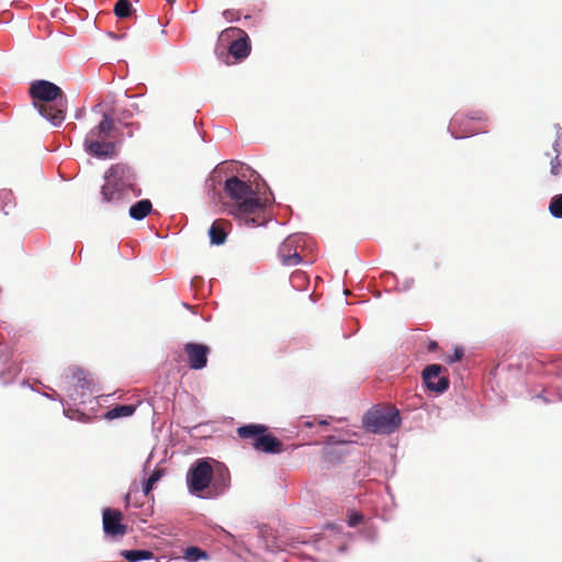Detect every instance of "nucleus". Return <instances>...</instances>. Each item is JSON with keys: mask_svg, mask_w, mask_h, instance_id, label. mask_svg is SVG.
<instances>
[{"mask_svg": "<svg viewBox=\"0 0 562 562\" xmlns=\"http://www.w3.org/2000/svg\"><path fill=\"white\" fill-rule=\"evenodd\" d=\"M220 41H232L228 54L236 60L246 58L250 53V43L247 34L238 27H228L220 35Z\"/></svg>", "mask_w": 562, "mask_h": 562, "instance_id": "obj_9", "label": "nucleus"}, {"mask_svg": "<svg viewBox=\"0 0 562 562\" xmlns=\"http://www.w3.org/2000/svg\"><path fill=\"white\" fill-rule=\"evenodd\" d=\"M453 351L459 352V351H463V350H462V348H460V347H456V348L453 349Z\"/></svg>", "mask_w": 562, "mask_h": 562, "instance_id": "obj_33", "label": "nucleus"}, {"mask_svg": "<svg viewBox=\"0 0 562 562\" xmlns=\"http://www.w3.org/2000/svg\"><path fill=\"white\" fill-rule=\"evenodd\" d=\"M29 93L42 116L55 126L64 122L68 100L58 86L47 80H35L31 83Z\"/></svg>", "mask_w": 562, "mask_h": 562, "instance_id": "obj_3", "label": "nucleus"}, {"mask_svg": "<svg viewBox=\"0 0 562 562\" xmlns=\"http://www.w3.org/2000/svg\"><path fill=\"white\" fill-rule=\"evenodd\" d=\"M136 411L134 405H116L105 413V418L113 420L121 417L132 416Z\"/></svg>", "mask_w": 562, "mask_h": 562, "instance_id": "obj_15", "label": "nucleus"}, {"mask_svg": "<svg viewBox=\"0 0 562 562\" xmlns=\"http://www.w3.org/2000/svg\"><path fill=\"white\" fill-rule=\"evenodd\" d=\"M161 471L160 470H156L154 471L150 476L145 481L144 485H143V492L145 494V496H149L154 485L160 480L161 477Z\"/></svg>", "mask_w": 562, "mask_h": 562, "instance_id": "obj_22", "label": "nucleus"}, {"mask_svg": "<svg viewBox=\"0 0 562 562\" xmlns=\"http://www.w3.org/2000/svg\"><path fill=\"white\" fill-rule=\"evenodd\" d=\"M363 426L374 434H392L401 425L400 412L394 406H376L363 416Z\"/></svg>", "mask_w": 562, "mask_h": 562, "instance_id": "obj_5", "label": "nucleus"}, {"mask_svg": "<svg viewBox=\"0 0 562 562\" xmlns=\"http://www.w3.org/2000/svg\"><path fill=\"white\" fill-rule=\"evenodd\" d=\"M114 14L120 19L128 18L132 12V3L130 0H119L114 5Z\"/></svg>", "mask_w": 562, "mask_h": 562, "instance_id": "obj_17", "label": "nucleus"}, {"mask_svg": "<svg viewBox=\"0 0 562 562\" xmlns=\"http://www.w3.org/2000/svg\"><path fill=\"white\" fill-rule=\"evenodd\" d=\"M153 210V204L148 199L140 200L131 205L128 213L130 216L136 221L145 218Z\"/></svg>", "mask_w": 562, "mask_h": 562, "instance_id": "obj_14", "label": "nucleus"}, {"mask_svg": "<svg viewBox=\"0 0 562 562\" xmlns=\"http://www.w3.org/2000/svg\"><path fill=\"white\" fill-rule=\"evenodd\" d=\"M133 116V112L131 110H123L119 116H117V121L124 125H130L128 123V120Z\"/></svg>", "mask_w": 562, "mask_h": 562, "instance_id": "obj_26", "label": "nucleus"}, {"mask_svg": "<svg viewBox=\"0 0 562 562\" xmlns=\"http://www.w3.org/2000/svg\"><path fill=\"white\" fill-rule=\"evenodd\" d=\"M231 227V223L226 220L220 218L214 221L209 229L211 243L213 245L224 244L227 237V232Z\"/></svg>", "mask_w": 562, "mask_h": 562, "instance_id": "obj_13", "label": "nucleus"}, {"mask_svg": "<svg viewBox=\"0 0 562 562\" xmlns=\"http://www.w3.org/2000/svg\"><path fill=\"white\" fill-rule=\"evenodd\" d=\"M223 15L227 21H237L239 19L238 12L234 10H225Z\"/></svg>", "mask_w": 562, "mask_h": 562, "instance_id": "obj_28", "label": "nucleus"}, {"mask_svg": "<svg viewBox=\"0 0 562 562\" xmlns=\"http://www.w3.org/2000/svg\"><path fill=\"white\" fill-rule=\"evenodd\" d=\"M549 211L552 216L562 218V194H558L551 199Z\"/></svg>", "mask_w": 562, "mask_h": 562, "instance_id": "obj_20", "label": "nucleus"}, {"mask_svg": "<svg viewBox=\"0 0 562 562\" xmlns=\"http://www.w3.org/2000/svg\"><path fill=\"white\" fill-rule=\"evenodd\" d=\"M363 519V515L360 514V513H351L349 515V519H348V525L350 527H355L357 525H359Z\"/></svg>", "mask_w": 562, "mask_h": 562, "instance_id": "obj_27", "label": "nucleus"}, {"mask_svg": "<svg viewBox=\"0 0 562 562\" xmlns=\"http://www.w3.org/2000/svg\"><path fill=\"white\" fill-rule=\"evenodd\" d=\"M223 202L228 214L247 225L259 226L263 223V204L249 182L236 176L226 179Z\"/></svg>", "mask_w": 562, "mask_h": 562, "instance_id": "obj_1", "label": "nucleus"}, {"mask_svg": "<svg viewBox=\"0 0 562 562\" xmlns=\"http://www.w3.org/2000/svg\"><path fill=\"white\" fill-rule=\"evenodd\" d=\"M74 378L78 379V382L80 383V386H83V381H86L85 372L82 370H76L74 371Z\"/></svg>", "mask_w": 562, "mask_h": 562, "instance_id": "obj_31", "label": "nucleus"}, {"mask_svg": "<svg viewBox=\"0 0 562 562\" xmlns=\"http://www.w3.org/2000/svg\"><path fill=\"white\" fill-rule=\"evenodd\" d=\"M114 130L113 120L104 114L102 121L86 135L83 146L88 154L97 158H112L116 156V144L108 140Z\"/></svg>", "mask_w": 562, "mask_h": 562, "instance_id": "obj_4", "label": "nucleus"}, {"mask_svg": "<svg viewBox=\"0 0 562 562\" xmlns=\"http://www.w3.org/2000/svg\"><path fill=\"white\" fill-rule=\"evenodd\" d=\"M130 498H131V494H130V493H127V494H126V496H125V502H126V504H128V503H130Z\"/></svg>", "mask_w": 562, "mask_h": 562, "instance_id": "obj_32", "label": "nucleus"}, {"mask_svg": "<svg viewBox=\"0 0 562 562\" xmlns=\"http://www.w3.org/2000/svg\"><path fill=\"white\" fill-rule=\"evenodd\" d=\"M206 557V552L198 547H189L184 551V558L191 562H195L200 559H205Z\"/></svg>", "mask_w": 562, "mask_h": 562, "instance_id": "obj_21", "label": "nucleus"}, {"mask_svg": "<svg viewBox=\"0 0 562 562\" xmlns=\"http://www.w3.org/2000/svg\"><path fill=\"white\" fill-rule=\"evenodd\" d=\"M189 355V366L191 369L199 370L206 366L207 363V353H188Z\"/></svg>", "mask_w": 562, "mask_h": 562, "instance_id": "obj_19", "label": "nucleus"}, {"mask_svg": "<svg viewBox=\"0 0 562 562\" xmlns=\"http://www.w3.org/2000/svg\"><path fill=\"white\" fill-rule=\"evenodd\" d=\"M487 117L482 111H474L471 114L457 113L449 125L454 138H464L480 132H486L483 127H475L474 122H486Z\"/></svg>", "mask_w": 562, "mask_h": 562, "instance_id": "obj_8", "label": "nucleus"}, {"mask_svg": "<svg viewBox=\"0 0 562 562\" xmlns=\"http://www.w3.org/2000/svg\"><path fill=\"white\" fill-rule=\"evenodd\" d=\"M302 239L303 237L300 235H290L280 245L278 255L284 266L293 267L302 261V257L299 251Z\"/></svg>", "mask_w": 562, "mask_h": 562, "instance_id": "obj_11", "label": "nucleus"}, {"mask_svg": "<svg viewBox=\"0 0 562 562\" xmlns=\"http://www.w3.org/2000/svg\"><path fill=\"white\" fill-rule=\"evenodd\" d=\"M559 143L557 142L553 146L555 156L550 161V172L552 176L558 177L562 173V159L560 157Z\"/></svg>", "mask_w": 562, "mask_h": 562, "instance_id": "obj_18", "label": "nucleus"}, {"mask_svg": "<svg viewBox=\"0 0 562 562\" xmlns=\"http://www.w3.org/2000/svg\"><path fill=\"white\" fill-rule=\"evenodd\" d=\"M229 474L227 472L220 473L217 480L214 483V487L217 488L220 486V491L223 492L224 488L228 485Z\"/></svg>", "mask_w": 562, "mask_h": 562, "instance_id": "obj_23", "label": "nucleus"}, {"mask_svg": "<svg viewBox=\"0 0 562 562\" xmlns=\"http://www.w3.org/2000/svg\"><path fill=\"white\" fill-rule=\"evenodd\" d=\"M420 348H426L427 351H435L437 348H439L438 342L435 340L429 339L428 337H422V344L419 345Z\"/></svg>", "mask_w": 562, "mask_h": 562, "instance_id": "obj_24", "label": "nucleus"}, {"mask_svg": "<svg viewBox=\"0 0 562 562\" xmlns=\"http://www.w3.org/2000/svg\"><path fill=\"white\" fill-rule=\"evenodd\" d=\"M446 371L440 364H429L423 371V380L426 386L437 393H442L449 387V379L442 375Z\"/></svg>", "mask_w": 562, "mask_h": 562, "instance_id": "obj_12", "label": "nucleus"}, {"mask_svg": "<svg viewBox=\"0 0 562 562\" xmlns=\"http://www.w3.org/2000/svg\"><path fill=\"white\" fill-rule=\"evenodd\" d=\"M267 431L268 427L261 424H249L237 428L238 436L241 439H251V445L257 451L273 454L283 452L282 441Z\"/></svg>", "mask_w": 562, "mask_h": 562, "instance_id": "obj_6", "label": "nucleus"}, {"mask_svg": "<svg viewBox=\"0 0 562 562\" xmlns=\"http://www.w3.org/2000/svg\"><path fill=\"white\" fill-rule=\"evenodd\" d=\"M214 477V470L209 459L196 460L188 470L187 485L193 495H201L209 488Z\"/></svg>", "mask_w": 562, "mask_h": 562, "instance_id": "obj_7", "label": "nucleus"}, {"mask_svg": "<svg viewBox=\"0 0 562 562\" xmlns=\"http://www.w3.org/2000/svg\"><path fill=\"white\" fill-rule=\"evenodd\" d=\"M463 353H450L448 355L446 361L448 363H456L462 360Z\"/></svg>", "mask_w": 562, "mask_h": 562, "instance_id": "obj_29", "label": "nucleus"}, {"mask_svg": "<svg viewBox=\"0 0 562 562\" xmlns=\"http://www.w3.org/2000/svg\"><path fill=\"white\" fill-rule=\"evenodd\" d=\"M142 194L136 187V176L125 164H115L105 173L101 188V202L105 210H124L135 198Z\"/></svg>", "mask_w": 562, "mask_h": 562, "instance_id": "obj_2", "label": "nucleus"}, {"mask_svg": "<svg viewBox=\"0 0 562 562\" xmlns=\"http://www.w3.org/2000/svg\"><path fill=\"white\" fill-rule=\"evenodd\" d=\"M183 351H192V352H195V351H209V347L206 345H203V344L188 342L184 346V350Z\"/></svg>", "mask_w": 562, "mask_h": 562, "instance_id": "obj_25", "label": "nucleus"}, {"mask_svg": "<svg viewBox=\"0 0 562 562\" xmlns=\"http://www.w3.org/2000/svg\"><path fill=\"white\" fill-rule=\"evenodd\" d=\"M306 280V276L304 272H301V271H296L292 274L291 277V281L294 283L296 281H302L304 282Z\"/></svg>", "mask_w": 562, "mask_h": 562, "instance_id": "obj_30", "label": "nucleus"}, {"mask_svg": "<svg viewBox=\"0 0 562 562\" xmlns=\"http://www.w3.org/2000/svg\"><path fill=\"white\" fill-rule=\"evenodd\" d=\"M102 525L104 533L111 538L123 537L127 532V526L123 524V514L119 509H103Z\"/></svg>", "mask_w": 562, "mask_h": 562, "instance_id": "obj_10", "label": "nucleus"}, {"mask_svg": "<svg viewBox=\"0 0 562 562\" xmlns=\"http://www.w3.org/2000/svg\"><path fill=\"white\" fill-rule=\"evenodd\" d=\"M128 562H138L142 560H150L154 553L149 550H124L121 552Z\"/></svg>", "mask_w": 562, "mask_h": 562, "instance_id": "obj_16", "label": "nucleus"}]
</instances>
